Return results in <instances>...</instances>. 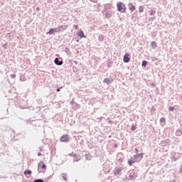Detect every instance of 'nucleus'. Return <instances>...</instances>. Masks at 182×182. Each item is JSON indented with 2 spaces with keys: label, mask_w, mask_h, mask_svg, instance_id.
<instances>
[{
  "label": "nucleus",
  "mask_w": 182,
  "mask_h": 182,
  "mask_svg": "<svg viewBox=\"0 0 182 182\" xmlns=\"http://www.w3.org/2000/svg\"><path fill=\"white\" fill-rule=\"evenodd\" d=\"M57 92H60V89L58 88Z\"/></svg>",
  "instance_id": "obj_28"
},
{
  "label": "nucleus",
  "mask_w": 182,
  "mask_h": 182,
  "mask_svg": "<svg viewBox=\"0 0 182 182\" xmlns=\"http://www.w3.org/2000/svg\"><path fill=\"white\" fill-rule=\"evenodd\" d=\"M131 177H134V178H136V177H137V174L133 173V175L131 176Z\"/></svg>",
  "instance_id": "obj_22"
},
{
  "label": "nucleus",
  "mask_w": 182,
  "mask_h": 182,
  "mask_svg": "<svg viewBox=\"0 0 182 182\" xmlns=\"http://www.w3.org/2000/svg\"><path fill=\"white\" fill-rule=\"evenodd\" d=\"M129 9L131 12H134V11H136V6L133 5V3L129 4Z\"/></svg>",
  "instance_id": "obj_6"
},
{
  "label": "nucleus",
  "mask_w": 182,
  "mask_h": 182,
  "mask_svg": "<svg viewBox=\"0 0 182 182\" xmlns=\"http://www.w3.org/2000/svg\"><path fill=\"white\" fill-rule=\"evenodd\" d=\"M38 156H42V154L41 152L38 153Z\"/></svg>",
  "instance_id": "obj_27"
},
{
  "label": "nucleus",
  "mask_w": 182,
  "mask_h": 182,
  "mask_svg": "<svg viewBox=\"0 0 182 182\" xmlns=\"http://www.w3.org/2000/svg\"><path fill=\"white\" fill-rule=\"evenodd\" d=\"M24 174H29L31 176L32 174V172L30 170L24 171Z\"/></svg>",
  "instance_id": "obj_15"
},
{
  "label": "nucleus",
  "mask_w": 182,
  "mask_h": 182,
  "mask_svg": "<svg viewBox=\"0 0 182 182\" xmlns=\"http://www.w3.org/2000/svg\"><path fill=\"white\" fill-rule=\"evenodd\" d=\"M149 14L150 16H152V15H154V14H156V13L154 12V11L150 10L149 11Z\"/></svg>",
  "instance_id": "obj_14"
},
{
  "label": "nucleus",
  "mask_w": 182,
  "mask_h": 182,
  "mask_svg": "<svg viewBox=\"0 0 182 182\" xmlns=\"http://www.w3.org/2000/svg\"><path fill=\"white\" fill-rule=\"evenodd\" d=\"M76 42H79V40H76Z\"/></svg>",
  "instance_id": "obj_31"
},
{
  "label": "nucleus",
  "mask_w": 182,
  "mask_h": 182,
  "mask_svg": "<svg viewBox=\"0 0 182 182\" xmlns=\"http://www.w3.org/2000/svg\"><path fill=\"white\" fill-rule=\"evenodd\" d=\"M146 65H147V61L144 60V61L142 62V66H146Z\"/></svg>",
  "instance_id": "obj_18"
},
{
  "label": "nucleus",
  "mask_w": 182,
  "mask_h": 182,
  "mask_svg": "<svg viewBox=\"0 0 182 182\" xmlns=\"http://www.w3.org/2000/svg\"><path fill=\"white\" fill-rule=\"evenodd\" d=\"M169 110L173 112V110H174V107H169Z\"/></svg>",
  "instance_id": "obj_20"
},
{
  "label": "nucleus",
  "mask_w": 182,
  "mask_h": 182,
  "mask_svg": "<svg viewBox=\"0 0 182 182\" xmlns=\"http://www.w3.org/2000/svg\"><path fill=\"white\" fill-rule=\"evenodd\" d=\"M160 122H161V123H166V118H164V117L161 118V119H160Z\"/></svg>",
  "instance_id": "obj_16"
},
{
  "label": "nucleus",
  "mask_w": 182,
  "mask_h": 182,
  "mask_svg": "<svg viewBox=\"0 0 182 182\" xmlns=\"http://www.w3.org/2000/svg\"><path fill=\"white\" fill-rule=\"evenodd\" d=\"M124 63H129L130 62V54L129 53H125L124 55Z\"/></svg>",
  "instance_id": "obj_3"
},
{
  "label": "nucleus",
  "mask_w": 182,
  "mask_h": 182,
  "mask_svg": "<svg viewBox=\"0 0 182 182\" xmlns=\"http://www.w3.org/2000/svg\"><path fill=\"white\" fill-rule=\"evenodd\" d=\"M151 46L154 48H157V43H156V41H152L151 43Z\"/></svg>",
  "instance_id": "obj_11"
},
{
  "label": "nucleus",
  "mask_w": 182,
  "mask_h": 182,
  "mask_svg": "<svg viewBox=\"0 0 182 182\" xmlns=\"http://www.w3.org/2000/svg\"><path fill=\"white\" fill-rule=\"evenodd\" d=\"M38 168H41L42 170H43V171H45V170H46V164H45L43 161H41L38 164Z\"/></svg>",
  "instance_id": "obj_4"
},
{
  "label": "nucleus",
  "mask_w": 182,
  "mask_h": 182,
  "mask_svg": "<svg viewBox=\"0 0 182 182\" xmlns=\"http://www.w3.org/2000/svg\"><path fill=\"white\" fill-rule=\"evenodd\" d=\"M104 83H106L107 85H109V83H110V79H109V78H105V79L104 80Z\"/></svg>",
  "instance_id": "obj_12"
},
{
  "label": "nucleus",
  "mask_w": 182,
  "mask_h": 182,
  "mask_svg": "<svg viewBox=\"0 0 182 182\" xmlns=\"http://www.w3.org/2000/svg\"><path fill=\"white\" fill-rule=\"evenodd\" d=\"M119 161H120L121 163H123V159L120 158V159H119Z\"/></svg>",
  "instance_id": "obj_25"
},
{
  "label": "nucleus",
  "mask_w": 182,
  "mask_h": 182,
  "mask_svg": "<svg viewBox=\"0 0 182 182\" xmlns=\"http://www.w3.org/2000/svg\"><path fill=\"white\" fill-rule=\"evenodd\" d=\"M54 32H55V28H51L48 31V35H53Z\"/></svg>",
  "instance_id": "obj_13"
},
{
  "label": "nucleus",
  "mask_w": 182,
  "mask_h": 182,
  "mask_svg": "<svg viewBox=\"0 0 182 182\" xmlns=\"http://www.w3.org/2000/svg\"><path fill=\"white\" fill-rule=\"evenodd\" d=\"M34 182H43V180L42 179H36L34 181Z\"/></svg>",
  "instance_id": "obj_19"
},
{
  "label": "nucleus",
  "mask_w": 182,
  "mask_h": 182,
  "mask_svg": "<svg viewBox=\"0 0 182 182\" xmlns=\"http://www.w3.org/2000/svg\"><path fill=\"white\" fill-rule=\"evenodd\" d=\"M11 77L13 78V79H15V77H16V75L15 74H12L11 75Z\"/></svg>",
  "instance_id": "obj_21"
},
{
  "label": "nucleus",
  "mask_w": 182,
  "mask_h": 182,
  "mask_svg": "<svg viewBox=\"0 0 182 182\" xmlns=\"http://www.w3.org/2000/svg\"><path fill=\"white\" fill-rule=\"evenodd\" d=\"M135 151H136V153H137V151H139V149H135Z\"/></svg>",
  "instance_id": "obj_29"
},
{
  "label": "nucleus",
  "mask_w": 182,
  "mask_h": 182,
  "mask_svg": "<svg viewBox=\"0 0 182 182\" xmlns=\"http://www.w3.org/2000/svg\"><path fill=\"white\" fill-rule=\"evenodd\" d=\"M55 65H58L59 66H60L61 65H63V61H59V58H55L54 60Z\"/></svg>",
  "instance_id": "obj_8"
},
{
  "label": "nucleus",
  "mask_w": 182,
  "mask_h": 182,
  "mask_svg": "<svg viewBox=\"0 0 182 182\" xmlns=\"http://www.w3.org/2000/svg\"><path fill=\"white\" fill-rule=\"evenodd\" d=\"M77 35L80 38H86V36H85V32H83V31H82V30H80L79 32H77Z\"/></svg>",
  "instance_id": "obj_5"
},
{
  "label": "nucleus",
  "mask_w": 182,
  "mask_h": 182,
  "mask_svg": "<svg viewBox=\"0 0 182 182\" xmlns=\"http://www.w3.org/2000/svg\"><path fill=\"white\" fill-rule=\"evenodd\" d=\"M63 178L65 180V181H68V178H66L65 176H63Z\"/></svg>",
  "instance_id": "obj_23"
},
{
  "label": "nucleus",
  "mask_w": 182,
  "mask_h": 182,
  "mask_svg": "<svg viewBox=\"0 0 182 182\" xmlns=\"http://www.w3.org/2000/svg\"><path fill=\"white\" fill-rule=\"evenodd\" d=\"M139 12H143V10H139Z\"/></svg>",
  "instance_id": "obj_30"
},
{
  "label": "nucleus",
  "mask_w": 182,
  "mask_h": 182,
  "mask_svg": "<svg viewBox=\"0 0 182 182\" xmlns=\"http://www.w3.org/2000/svg\"><path fill=\"white\" fill-rule=\"evenodd\" d=\"M60 141H62L63 143H68L69 142V136L68 134H64L63 135L60 139Z\"/></svg>",
  "instance_id": "obj_2"
},
{
  "label": "nucleus",
  "mask_w": 182,
  "mask_h": 182,
  "mask_svg": "<svg viewBox=\"0 0 182 182\" xmlns=\"http://www.w3.org/2000/svg\"><path fill=\"white\" fill-rule=\"evenodd\" d=\"M90 1H91V2H97V0H90Z\"/></svg>",
  "instance_id": "obj_26"
},
{
  "label": "nucleus",
  "mask_w": 182,
  "mask_h": 182,
  "mask_svg": "<svg viewBox=\"0 0 182 182\" xmlns=\"http://www.w3.org/2000/svg\"><path fill=\"white\" fill-rule=\"evenodd\" d=\"M122 173V168H118L115 170L114 174L117 176V174H120Z\"/></svg>",
  "instance_id": "obj_9"
},
{
  "label": "nucleus",
  "mask_w": 182,
  "mask_h": 182,
  "mask_svg": "<svg viewBox=\"0 0 182 182\" xmlns=\"http://www.w3.org/2000/svg\"><path fill=\"white\" fill-rule=\"evenodd\" d=\"M74 27H75V29H78V28H79V26H77V25H75V26H74Z\"/></svg>",
  "instance_id": "obj_24"
},
{
  "label": "nucleus",
  "mask_w": 182,
  "mask_h": 182,
  "mask_svg": "<svg viewBox=\"0 0 182 182\" xmlns=\"http://www.w3.org/2000/svg\"><path fill=\"white\" fill-rule=\"evenodd\" d=\"M139 157L141 159H143V154H136L134 155V159H139Z\"/></svg>",
  "instance_id": "obj_10"
},
{
  "label": "nucleus",
  "mask_w": 182,
  "mask_h": 182,
  "mask_svg": "<svg viewBox=\"0 0 182 182\" xmlns=\"http://www.w3.org/2000/svg\"><path fill=\"white\" fill-rule=\"evenodd\" d=\"M98 6H100V4H98Z\"/></svg>",
  "instance_id": "obj_32"
},
{
  "label": "nucleus",
  "mask_w": 182,
  "mask_h": 182,
  "mask_svg": "<svg viewBox=\"0 0 182 182\" xmlns=\"http://www.w3.org/2000/svg\"><path fill=\"white\" fill-rule=\"evenodd\" d=\"M136 160H137V159H134V156L133 158H132L131 159H129L128 161L129 166H132V164H133V163H136V161H137Z\"/></svg>",
  "instance_id": "obj_7"
},
{
  "label": "nucleus",
  "mask_w": 182,
  "mask_h": 182,
  "mask_svg": "<svg viewBox=\"0 0 182 182\" xmlns=\"http://www.w3.org/2000/svg\"><path fill=\"white\" fill-rule=\"evenodd\" d=\"M117 8L119 12H126V5L122 2H118L117 4Z\"/></svg>",
  "instance_id": "obj_1"
},
{
  "label": "nucleus",
  "mask_w": 182,
  "mask_h": 182,
  "mask_svg": "<svg viewBox=\"0 0 182 182\" xmlns=\"http://www.w3.org/2000/svg\"><path fill=\"white\" fill-rule=\"evenodd\" d=\"M131 130H132V132H134V130H136V126L132 125V126L131 127Z\"/></svg>",
  "instance_id": "obj_17"
}]
</instances>
